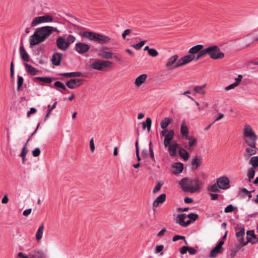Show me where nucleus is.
<instances>
[{"label": "nucleus", "instance_id": "obj_19", "mask_svg": "<svg viewBox=\"0 0 258 258\" xmlns=\"http://www.w3.org/2000/svg\"><path fill=\"white\" fill-rule=\"evenodd\" d=\"M249 147H248L246 149V153L244 154V156L246 158V159H248L251 156L255 155L256 153L257 148L255 146V144H254V146H248Z\"/></svg>", "mask_w": 258, "mask_h": 258}, {"label": "nucleus", "instance_id": "obj_30", "mask_svg": "<svg viewBox=\"0 0 258 258\" xmlns=\"http://www.w3.org/2000/svg\"><path fill=\"white\" fill-rule=\"evenodd\" d=\"M178 153L181 158L183 159L184 161H187L188 159L189 154L185 149L182 148H180L178 151Z\"/></svg>", "mask_w": 258, "mask_h": 258}, {"label": "nucleus", "instance_id": "obj_56", "mask_svg": "<svg viewBox=\"0 0 258 258\" xmlns=\"http://www.w3.org/2000/svg\"><path fill=\"white\" fill-rule=\"evenodd\" d=\"M15 258H31L29 255H27L25 253L20 252H19Z\"/></svg>", "mask_w": 258, "mask_h": 258}, {"label": "nucleus", "instance_id": "obj_46", "mask_svg": "<svg viewBox=\"0 0 258 258\" xmlns=\"http://www.w3.org/2000/svg\"><path fill=\"white\" fill-rule=\"evenodd\" d=\"M211 51V49L208 48V47L204 49H201L199 51L198 53L201 57H203L204 56L206 55V54H208V52H210Z\"/></svg>", "mask_w": 258, "mask_h": 258}, {"label": "nucleus", "instance_id": "obj_6", "mask_svg": "<svg viewBox=\"0 0 258 258\" xmlns=\"http://www.w3.org/2000/svg\"><path fill=\"white\" fill-rule=\"evenodd\" d=\"M211 49V51L208 52V55L212 59H218L224 57V53L222 52L220 49L216 45H212L208 47Z\"/></svg>", "mask_w": 258, "mask_h": 258}, {"label": "nucleus", "instance_id": "obj_15", "mask_svg": "<svg viewBox=\"0 0 258 258\" xmlns=\"http://www.w3.org/2000/svg\"><path fill=\"white\" fill-rule=\"evenodd\" d=\"M76 51L80 54L87 52L90 48V46L83 43H77L75 46Z\"/></svg>", "mask_w": 258, "mask_h": 258}, {"label": "nucleus", "instance_id": "obj_39", "mask_svg": "<svg viewBox=\"0 0 258 258\" xmlns=\"http://www.w3.org/2000/svg\"><path fill=\"white\" fill-rule=\"evenodd\" d=\"M172 119L169 117H165L162 119V129L163 130L167 129L166 127L171 123Z\"/></svg>", "mask_w": 258, "mask_h": 258}, {"label": "nucleus", "instance_id": "obj_21", "mask_svg": "<svg viewBox=\"0 0 258 258\" xmlns=\"http://www.w3.org/2000/svg\"><path fill=\"white\" fill-rule=\"evenodd\" d=\"M224 249L219 248L217 246H215L210 251L209 257L216 258L218 254L223 253Z\"/></svg>", "mask_w": 258, "mask_h": 258}, {"label": "nucleus", "instance_id": "obj_51", "mask_svg": "<svg viewBox=\"0 0 258 258\" xmlns=\"http://www.w3.org/2000/svg\"><path fill=\"white\" fill-rule=\"evenodd\" d=\"M29 140H30V138L28 140L27 142H26V143L25 144L24 146L23 147L22 152L20 154L21 157H24V156H26V155L28 153V149L26 147V146H27V144L28 143Z\"/></svg>", "mask_w": 258, "mask_h": 258}, {"label": "nucleus", "instance_id": "obj_62", "mask_svg": "<svg viewBox=\"0 0 258 258\" xmlns=\"http://www.w3.org/2000/svg\"><path fill=\"white\" fill-rule=\"evenodd\" d=\"M132 32V30L131 29H126L124 31L123 33L122 34V38L125 39L126 36L127 35H128L130 33H131Z\"/></svg>", "mask_w": 258, "mask_h": 258}, {"label": "nucleus", "instance_id": "obj_47", "mask_svg": "<svg viewBox=\"0 0 258 258\" xmlns=\"http://www.w3.org/2000/svg\"><path fill=\"white\" fill-rule=\"evenodd\" d=\"M236 209L237 207L233 206L231 204H230L225 208L224 212L226 213H230L233 212L234 210Z\"/></svg>", "mask_w": 258, "mask_h": 258}, {"label": "nucleus", "instance_id": "obj_60", "mask_svg": "<svg viewBox=\"0 0 258 258\" xmlns=\"http://www.w3.org/2000/svg\"><path fill=\"white\" fill-rule=\"evenodd\" d=\"M10 75L11 77L12 78H14V62L13 60L12 61L11 63V67H10Z\"/></svg>", "mask_w": 258, "mask_h": 258}, {"label": "nucleus", "instance_id": "obj_4", "mask_svg": "<svg viewBox=\"0 0 258 258\" xmlns=\"http://www.w3.org/2000/svg\"><path fill=\"white\" fill-rule=\"evenodd\" d=\"M82 36L88 38L90 40L96 41L101 44L106 43L110 40V38L107 36L90 31L84 32Z\"/></svg>", "mask_w": 258, "mask_h": 258}, {"label": "nucleus", "instance_id": "obj_17", "mask_svg": "<svg viewBox=\"0 0 258 258\" xmlns=\"http://www.w3.org/2000/svg\"><path fill=\"white\" fill-rule=\"evenodd\" d=\"M178 144L176 141H172L168 146V151L170 155L172 157H175L177 155V148Z\"/></svg>", "mask_w": 258, "mask_h": 258}, {"label": "nucleus", "instance_id": "obj_26", "mask_svg": "<svg viewBox=\"0 0 258 258\" xmlns=\"http://www.w3.org/2000/svg\"><path fill=\"white\" fill-rule=\"evenodd\" d=\"M62 58V54L60 53H54L52 57V63L55 66H59L60 60Z\"/></svg>", "mask_w": 258, "mask_h": 258}, {"label": "nucleus", "instance_id": "obj_20", "mask_svg": "<svg viewBox=\"0 0 258 258\" xmlns=\"http://www.w3.org/2000/svg\"><path fill=\"white\" fill-rule=\"evenodd\" d=\"M172 172L175 174L181 173L183 169V164L180 162H176L172 165Z\"/></svg>", "mask_w": 258, "mask_h": 258}, {"label": "nucleus", "instance_id": "obj_49", "mask_svg": "<svg viewBox=\"0 0 258 258\" xmlns=\"http://www.w3.org/2000/svg\"><path fill=\"white\" fill-rule=\"evenodd\" d=\"M24 82L23 78L21 76H18V81H17V90H20L21 87H22Z\"/></svg>", "mask_w": 258, "mask_h": 258}, {"label": "nucleus", "instance_id": "obj_27", "mask_svg": "<svg viewBox=\"0 0 258 258\" xmlns=\"http://www.w3.org/2000/svg\"><path fill=\"white\" fill-rule=\"evenodd\" d=\"M20 55L23 60L25 61H29V55L25 50L23 45L20 46Z\"/></svg>", "mask_w": 258, "mask_h": 258}, {"label": "nucleus", "instance_id": "obj_41", "mask_svg": "<svg viewBox=\"0 0 258 258\" xmlns=\"http://www.w3.org/2000/svg\"><path fill=\"white\" fill-rule=\"evenodd\" d=\"M208 190L209 191L214 192H218L220 191L219 188L218 187V185L217 184V182L212 184V185L209 186L208 187Z\"/></svg>", "mask_w": 258, "mask_h": 258}, {"label": "nucleus", "instance_id": "obj_63", "mask_svg": "<svg viewBox=\"0 0 258 258\" xmlns=\"http://www.w3.org/2000/svg\"><path fill=\"white\" fill-rule=\"evenodd\" d=\"M187 251H188L189 253L191 255H194V254H196L197 252V250L195 248H194V247H188V249Z\"/></svg>", "mask_w": 258, "mask_h": 258}, {"label": "nucleus", "instance_id": "obj_55", "mask_svg": "<svg viewBox=\"0 0 258 258\" xmlns=\"http://www.w3.org/2000/svg\"><path fill=\"white\" fill-rule=\"evenodd\" d=\"M148 53L150 56L153 57H155L157 56L159 54L158 51L156 49L153 48H151V49H150L149 52Z\"/></svg>", "mask_w": 258, "mask_h": 258}, {"label": "nucleus", "instance_id": "obj_45", "mask_svg": "<svg viewBox=\"0 0 258 258\" xmlns=\"http://www.w3.org/2000/svg\"><path fill=\"white\" fill-rule=\"evenodd\" d=\"M248 194H249V191L245 188H242L240 189V191L238 194V196L240 198H243L247 196Z\"/></svg>", "mask_w": 258, "mask_h": 258}, {"label": "nucleus", "instance_id": "obj_28", "mask_svg": "<svg viewBox=\"0 0 258 258\" xmlns=\"http://www.w3.org/2000/svg\"><path fill=\"white\" fill-rule=\"evenodd\" d=\"M113 53L111 51H106L101 50L98 52V55L105 59H110L112 57Z\"/></svg>", "mask_w": 258, "mask_h": 258}, {"label": "nucleus", "instance_id": "obj_16", "mask_svg": "<svg viewBox=\"0 0 258 258\" xmlns=\"http://www.w3.org/2000/svg\"><path fill=\"white\" fill-rule=\"evenodd\" d=\"M83 80L81 79H71L66 82L67 86L70 89H73L83 84Z\"/></svg>", "mask_w": 258, "mask_h": 258}, {"label": "nucleus", "instance_id": "obj_2", "mask_svg": "<svg viewBox=\"0 0 258 258\" xmlns=\"http://www.w3.org/2000/svg\"><path fill=\"white\" fill-rule=\"evenodd\" d=\"M179 184L183 191L195 193L201 190L203 182L197 178L185 177L180 180Z\"/></svg>", "mask_w": 258, "mask_h": 258}, {"label": "nucleus", "instance_id": "obj_31", "mask_svg": "<svg viewBox=\"0 0 258 258\" xmlns=\"http://www.w3.org/2000/svg\"><path fill=\"white\" fill-rule=\"evenodd\" d=\"M24 66L25 67V69L26 71L31 75H36L37 73V71L32 66L29 64L28 63H24Z\"/></svg>", "mask_w": 258, "mask_h": 258}, {"label": "nucleus", "instance_id": "obj_33", "mask_svg": "<svg viewBox=\"0 0 258 258\" xmlns=\"http://www.w3.org/2000/svg\"><path fill=\"white\" fill-rule=\"evenodd\" d=\"M44 228V225L42 224L39 226L37 230V231L36 234V239L37 241H39L42 237Z\"/></svg>", "mask_w": 258, "mask_h": 258}, {"label": "nucleus", "instance_id": "obj_57", "mask_svg": "<svg viewBox=\"0 0 258 258\" xmlns=\"http://www.w3.org/2000/svg\"><path fill=\"white\" fill-rule=\"evenodd\" d=\"M161 188V183L160 182H158L157 184L155 186L153 190V192L154 194L157 193L158 191L160 190Z\"/></svg>", "mask_w": 258, "mask_h": 258}, {"label": "nucleus", "instance_id": "obj_54", "mask_svg": "<svg viewBox=\"0 0 258 258\" xmlns=\"http://www.w3.org/2000/svg\"><path fill=\"white\" fill-rule=\"evenodd\" d=\"M145 43L146 41H141L139 43L133 45V47L137 50H139L144 46Z\"/></svg>", "mask_w": 258, "mask_h": 258}, {"label": "nucleus", "instance_id": "obj_8", "mask_svg": "<svg viewBox=\"0 0 258 258\" xmlns=\"http://www.w3.org/2000/svg\"><path fill=\"white\" fill-rule=\"evenodd\" d=\"M52 17L49 15H45L42 16L37 17L32 21V26L34 27L37 25L42 23L52 22Z\"/></svg>", "mask_w": 258, "mask_h": 258}, {"label": "nucleus", "instance_id": "obj_61", "mask_svg": "<svg viewBox=\"0 0 258 258\" xmlns=\"http://www.w3.org/2000/svg\"><path fill=\"white\" fill-rule=\"evenodd\" d=\"M188 247L187 246H182L179 250V251L181 254H184L185 253H186L187 251L188 250Z\"/></svg>", "mask_w": 258, "mask_h": 258}, {"label": "nucleus", "instance_id": "obj_10", "mask_svg": "<svg viewBox=\"0 0 258 258\" xmlns=\"http://www.w3.org/2000/svg\"><path fill=\"white\" fill-rule=\"evenodd\" d=\"M236 231V236L238 241L240 242V247L242 243H244V236L245 235V229L241 225H237L235 228Z\"/></svg>", "mask_w": 258, "mask_h": 258}, {"label": "nucleus", "instance_id": "obj_1", "mask_svg": "<svg viewBox=\"0 0 258 258\" xmlns=\"http://www.w3.org/2000/svg\"><path fill=\"white\" fill-rule=\"evenodd\" d=\"M53 31L59 32L56 28L51 26H44L36 29L33 35L30 37V45H36L44 41Z\"/></svg>", "mask_w": 258, "mask_h": 258}, {"label": "nucleus", "instance_id": "obj_14", "mask_svg": "<svg viewBox=\"0 0 258 258\" xmlns=\"http://www.w3.org/2000/svg\"><path fill=\"white\" fill-rule=\"evenodd\" d=\"M56 44L59 49L63 51L67 50L69 47L66 39L62 37H59L56 39Z\"/></svg>", "mask_w": 258, "mask_h": 258}, {"label": "nucleus", "instance_id": "obj_52", "mask_svg": "<svg viewBox=\"0 0 258 258\" xmlns=\"http://www.w3.org/2000/svg\"><path fill=\"white\" fill-rule=\"evenodd\" d=\"M187 217L189 219V220H191V222L195 221L198 218V215L195 213H190L187 215Z\"/></svg>", "mask_w": 258, "mask_h": 258}, {"label": "nucleus", "instance_id": "obj_24", "mask_svg": "<svg viewBox=\"0 0 258 258\" xmlns=\"http://www.w3.org/2000/svg\"><path fill=\"white\" fill-rule=\"evenodd\" d=\"M147 78V75L146 74H142L136 78L135 84L137 87H140L145 82Z\"/></svg>", "mask_w": 258, "mask_h": 258}, {"label": "nucleus", "instance_id": "obj_38", "mask_svg": "<svg viewBox=\"0 0 258 258\" xmlns=\"http://www.w3.org/2000/svg\"><path fill=\"white\" fill-rule=\"evenodd\" d=\"M54 87L57 89L58 91L62 92V91L59 90L60 89L63 90H67V89L66 87V86L61 82L57 81L54 83Z\"/></svg>", "mask_w": 258, "mask_h": 258}, {"label": "nucleus", "instance_id": "obj_40", "mask_svg": "<svg viewBox=\"0 0 258 258\" xmlns=\"http://www.w3.org/2000/svg\"><path fill=\"white\" fill-rule=\"evenodd\" d=\"M36 80H38L39 81H40L41 82L46 83H51L52 81V78L51 77H36Z\"/></svg>", "mask_w": 258, "mask_h": 258}, {"label": "nucleus", "instance_id": "obj_48", "mask_svg": "<svg viewBox=\"0 0 258 258\" xmlns=\"http://www.w3.org/2000/svg\"><path fill=\"white\" fill-rule=\"evenodd\" d=\"M255 169L254 168H251L248 169L247 172V176L249 179H252L254 178L255 175Z\"/></svg>", "mask_w": 258, "mask_h": 258}, {"label": "nucleus", "instance_id": "obj_32", "mask_svg": "<svg viewBox=\"0 0 258 258\" xmlns=\"http://www.w3.org/2000/svg\"><path fill=\"white\" fill-rule=\"evenodd\" d=\"M152 120L150 117L147 118L146 121H143L142 123V127L143 130H146V128L148 130V132H149L151 127Z\"/></svg>", "mask_w": 258, "mask_h": 258}, {"label": "nucleus", "instance_id": "obj_9", "mask_svg": "<svg viewBox=\"0 0 258 258\" xmlns=\"http://www.w3.org/2000/svg\"><path fill=\"white\" fill-rule=\"evenodd\" d=\"M174 135V132L173 130L168 131L167 129L162 130V137H164V145L167 147L169 144L171 143Z\"/></svg>", "mask_w": 258, "mask_h": 258}, {"label": "nucleus", "instance_id": "obj_12", "mask_svg": "<svg viewBox=\"0 0 258 258\" xmlns=\"http://www.w3.org/2000/svg\"><path fill=\"white\" fill-rule=\"evenodd\" d=\"M29 256L31 258H46V252L41 248H37L30 251Z\"/></svg>", "mask_w": 258, "mask_h": 258}, {"label": "nucleus", "instance_id": "obj_22", "mask_svg": "<svg viewBox=\"0 0 258 258\" xmlns=\"http://www.w3.org/2000/svg\"><path fill=\"white\" fill-rule=\"evenodd\" d=\"M246 234H247V237H246L247 241L245 242L242 243L241 244V246H244L246 245L248 243V242H251V237H252L254 239H256L257 238L254 233V231L253 230H248L246 232Z\"/></svg>", "mask_w": 258, "mask_h": 258}, {"label": "nucleus", "instance_id": "obj_18", "mask_svg": "<svg viewBox=\"0 0 258 258\" xmlns=\"http://www.w3.org/2000/svg\"><path fill=\"white\" fill-rule=\"evenodd\" d=\"M203 159L201 156H196L191 162L192 170H196L200 167L202 164Z\"/></svg>", "mask_w": 258, "mask_h": 258}, {"label": "nucleus", "instance_id": "obj_58", "mask_svg": "<svg viewBox=\"0 0 258 258\" xmlns=\"http://www.w3.org/2000/svg\"><path fill=\"white\" fill-rule=\"evenodd\" d=\"M40 149L39 148H37L32 151V154L34 157H38L40 155Z\"/></svg>", "mask_w": 258, "mask_h": 258}, {"label": "nucleus", "instance_id": "obj_11", "mask_svg": "<svg viewBox=\"0 0 258 258\" xmlns=\"http://www.w3.org/2000/svg\"><path fill=\"white\" fill-rule=\"evenodd\" d=\"M217 184L219 188L226 189L229 188V179L226 176H222L217 179Z\"/></svg>", "mask_w": 258, "mask_h": 258}, {"label": "nucleus", "instance_id": "obj_50", "mask_svg": "<svg viewBox=\"0 0 258 258\" xmlns=\"http://www.w3.org/2000/svg\"><path fill=\"white\" fill-rule=\"evenodd\" d=\"M179 239H182L184 241V242L186 245H187V242L185 239V237L184 236H180L179 235H175L172 238V240L173 241H177Z\"/></svg>", "mask_w": 258, "mask_h": 258}, {"label": "nucleus", "instance_id": "obj_53", "mask_svg": "<svg viewBox=\"0 0 258 258\" xmlns=\"http://www.w3.org/2000/svg\"><path fill=\"white\" fill-rule=\"evenodd\" d=\"M76 38L75 36L72 35H69L66 39L67 42L69 46L71 43L74 42Z\"/></svg>", "mask_w": 258, "mask_h": 258}, {"label": "nucleus", "instance_id": "obj_64", "mask_svg": "<svg viewBox=\"0 0 258 258\" xmlns=\"http://www.w3.org/2000/svg\"><path fill=\"white\" fill-rule=\"evenodd\" d=\"M90 149H91V150L92 152H93L95 150V145H94V140L93 139H91L90 141Z\"/></svg>", "mask_w": 258, "mask_h": 258}, {"label": "nucleus", "instance_id": "obj_44", "mask_svg": "<svg viewBox=\"0 0 258 258\" xmlns=\"http://www.w3.org/2000/svg\"><path fill=\"white\" fill-rule=\"evenodd\" d=\"M181 134L186 138V137L188 135V130L186 125H184L183 124H182L181 126Z\"/></svg>", "mask_w": 258, "mask_h": 258}, {"label": "nucleus", "instance_id": "obj_5", "mask_svg": "<svg viewBox=\"0 0 258 258\" xmlns=\"http://www.w3.org/2000/svg\"><path fill=\"white\" fill-rule=\"evenodd\" d=\"M112 64V62L108 60L96 59L89 65V67L96 70L104 71L107 68H111Z\"/></svg>", "mask_w": 258, "mask_h": 258}, {"label": "nucleus", "instance_id": "obj_34", "mask_svg": "<svg viewBox=\"0 0 258 258\" xmlns=\"http://www.w3.org/2000/svg\"><path fill=\"white\" fill-rule=\"evenodd\" d=\"M185 139L189 141L188 144V147H185L188 150L190 149V147H193L197 142V140L195 137H191L189 136H187Z\"/></svg>", "mask_w": 258, "mask_h": 258}, {"label": "nucleus", "instance_id": "obj_35", "mask_svg": "<svg viewBox=\"0 0 258 258\" xmlns=\"http://www.w3.org/2000/svg\"><path fill=\"white\" fill-rule=\"evenodd\" d=\"M60 75L65 77H80L82 76V74L80 72H72L61 74Z\"/></svg>", "mask_w": 258, "mask_h": 258}, {"label": "nucleus", "instance_id": "obj_43", "mask_svg": "<svg viewBox=\"0 0 258 258\" xmlns=\"http://www.w3.org/2000/svg\"><path fill=\"white\" fill-rule=\"evenodd\" d=\"M56 104H57V102H55L52 106H51L50 105H48V106H47L48 110H47V112L45 116V120H46L47 119V118L49 116V115H50L52 110L56 107Z\"/></svg>", "mask_w": 258, "mask_h": 258}, {"label": "nucleus", "instance_id": "obj_42", "mask_svg": "<svg viewBox=\"0 0 258 258\" xmlns=\"http://www.w3.org/2000/svg\"><path fill=\"white\" fill-rule=\"evenodd\" d=\"M160 204H161V195L158 196V198L153 203L154 212H155V208L158 207Z\"/></svg>", "mask_w": 258, "mask_h": 258}, {"label": "nucleus", "instance_id": "obj_29", "mask_svg": "<svg viewBox=\"0 0 258 258\" xmlns=\"http://www.w3.org/2000/svg\"><path fill=\"white\" fill-rule=\"evenodd\" d=\"M204 46L202 44H198L191 48L189 49L188 52L190 54L194 55L196 53H198L200 50L202 49Z\"/></svg>", "mask_w": 258, "mask_h": 258}, {"label": "nucleus", "instance_id": "obj_36", "mask_svg": "<svg viewBox=\"0 0 258 258\" xmlns=\"http://www.w3.org/2000/svg\"><path fill=\"white\" fill-rule=\"evenodd\" d=\"M207 84H205L203 86H195L193 88V90L195 92L197 93L204 95L205 94V91L204 90V88L206 87Z\"/></svg>", "mask_w": 258, "mask_h": 258}, {"label": "nucleus", "instance_id": "obj_3", "mask_svg": "<svg viewBox=\"0 0 258 258\" xmlns=\"http://www.w3.org/2000/svg\"><path fill=\"white\" fill-rule=\"evenodd\" d=\"M243 140L248 146H254L257 136L249 125H245L243 129Z\"/></svg>", "mask_w": 258, "mask_h": 258}, {"label": "nucleus", "instance_id": "obj_25", "mask_svg": "<svg viewBox=\"0 0 258 258\" xmlns=\"http://www.w3.org/2000/svg\"><path fill=\"white\" fill-rule=\"evenodd\" d=\"M142 156L147 157L150 155L153 160H154V153L152 148L151 147V142L149 144V150L144 149L142 152Z\"/></svg>", "mask_w": 258, "mask_h": 258}, {"label": "nucleus", "instance_id": "obj_37", "mask_svg": "<svg viewBox=\"0 0 258 258\" xmlns=\"http://www.w3.org/2000/svg\"><path fill=\"white\" fill-rule=\"evenodd\" d=\"M249 164L252 165V168L258 167V156L252 157L249 160Z\"/></svg>", "mask_w": 258, "mask_h": 258}, {"label": "nucleus", "instance_id": "obj_13", "mask_svg": "<svg viewBox=\"0 0 258 258\" xmlns=\"http://www.w3.org/2000/svg\"><path fill=\"white\" fill-rule=\"evenodd\" d=\"M186 216L185 214H179L176 218V222L182 227H187L191 223V220H187L185 221L184 219L186 218Z\"/></svg>", "mask_w": 258, "mask_h": 258}, {"label": "nucleus", "instance_id": "obj_23", "mask_svg": "<svg viewBox=\"0 0 258 258\" xmlns=\"http://www.w3.org/2000/svg\"><path fill=\"white\" fill-rule=\"evenodd\" d=\"M178 55L177 54H175L171 56L168 59L167 62L165 64V66L167 68H169L171 67V68L175 64V62L177 61L178 60Z\"/></svg>", "mask_w": 258, "mask_h": 258}, {"label": "nucleus", "instance_id": "obj_7", "mask_svg": "<svg viewBox=\"0 0 258 258\" xmlns=\"http://www.w3.org/2000/svg\"><path fill=\"white\" fill-rule=\"evenodd\" d=\"M195 59V55L188 54L179 59L175 64L169 70L176 69L181 66H184Z\"/></svg>", "mask_w": 258, "mask_h": 258}, {"label": "nucleus", "instance_id": "obj_59", "mask_svg": "<svg viewBox=\"0 0 258 258\" xmlns=\"http://www.w3.org/2000/svg\"><path fill=\"white\" fill-rule=\"evenodd\" d=\"M240 248V247H237L236 248L232 249L231 250L230 256L232 258H233L235 256L237 252L238 251Z\"/></svg>", "mask_w": 258, "mask_h": 258}]
</instances>
